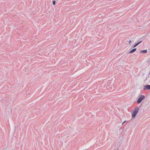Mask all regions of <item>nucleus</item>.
Wrapping results in <instances>:
<instances>
[{"label": "nucleus", "instance_id": "9", "mask_svg": "<svg viewBox=\"0 0 150 150\" xmlns=\"http://www.w3.org/2000/svg\"><path fill=\"white\" fill-rule=\"evenodd\" d=\"M126 122V121H124L122 124V125H123L124 124V123H125V122Z\"/></svg>", "mask_w": 150, "mask_h": 150}, {"label": "nucleus", "instance_id": "5", "mask_svg": "<svg viewBox=\"0 0 150 150\" xmlns=\"http://www.w3.org/2000/svg\"><path fill=\"white\" fill-rule=\"evenodd\" d=\"M140 52L141 53H146L147 52V50H142V51H140Z\"/></svg>", "mask_w": 150, "mask_h": 150}, {"label": "nucleus", "instance_id": "2", "mask_svg": "<svg viewBox=\"0 0 150 150\" xmlns=\"http://www.w3.org/2000/svg\"><path fill=\"white\" fill-rule=\"evenodd\" d=\"M145 98L144 96L141 95L137 101V103H140Z\"/></svg>", "mask_w": 150, "mask_h": 150}, {"label": "nucleus", "instance_id": "1", "mask_svg": "<svg viewBox=\"0 0 150 150\" xmlns=\"http://www.w3.org/2000/svg\"><path fill=\"white\" fill-rule=\"evenodd\" d=\"M139 108L138 107H135V109L133 110L132 112V117L133 118H134L137 114L138 112Z\"/></svg>", "mask_w": 150, "mask_h": 150}, {"label": "nucleus", "instance_id": "7", "mask_svg": "<svg viewBox=\"0 0 150 150\" xmlns=\"http://www.w3.org/2000/svg\"><path fill=\"white\" fill-rule=\"evenodd\" d=\"M56 2L55 1H53V4L54 5L55 4Z\"/></svg>", "mask_w": 150, "mask_h": 150}, {"label": "nucleus", "instance_id": "10", "mask_svg": "<svg viewBox=\"0 0 150 150\" xmlns=\"http://www.w3.org/2000/svg\"><path fill=\"white\" fill-rule=\"evenodd\" d=\"M117 150H118V149Z\"/></svg>", "mask_w": 150, "mask_h": 150}, {"label": "nucleus", "instance_id": "6", "mask_svg": "<svg viewBox=\"0 0 150 150\" xmlns=\"http://www.w3.org/2000/svg\"><path fill=\"white\" fill-rule=\"evenodd\" d=\"M142 42V41L138 42L135 45H134L133 47H135L137 46L138 45H139L140 43Z\"/></svg>", "mask_w": 150, "mask_h": 150}, {"label": "nucleus", "instance_id": "8", "mask_svg": "<svg viewBox=\"0 0 150 150\" xmlns=\"http://www.w3.org/2000/svg\"><path fill=\"white\" fill-rule=\"evenodd\" d=\"M132 42H131V40H129V45H130L131 43Z\"/></svg>", "mask_w": 150, "mask_h": 150}, {"label": "nucleus", "instance_id": "4", "mask_svg": "<svg viewBox=\"0 0 150 150\" xmlns=\"http://www.w3.org/2000/svg\"><path fill=\"white\" fill-rule=\"evenodd\" d=\"M136 50V48H134L133 49H132V50L129 52V53H132L134 52Z\"/></svg>", "mask_w": 150, "mask_h": 150}, {"label": "nucleus", "instance_id": "3", "mask_svg": "<svg viewBox=\"0 0 150 150\" xmlns=\"http://www.w3.org/2000/svg\"><path fill=\"white\" fill-rule=\"evenodd\" d=\"M146 89L150 90V85H147L144 86V90H145Z\"/></svg>", "mask_w": 150, "mask_h": 150}]
</instances>
